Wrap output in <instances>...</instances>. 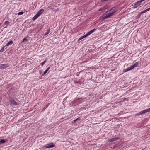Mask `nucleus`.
<instances>
[{
	"label": "nucleus",
	"instance_id": "a211bd4d",
	"mask_svg": "<svg viewBox=\"0 0 150 150\" xmlns=\"http://www.w3.org/2000/svg\"><path fill=\"white\" fill-rule=\"evenodd\" d=\"M38 18L37 17V16L36 15L33 18H32V20L33 21H35V19H36Z\"/></svg>",
	"mask_w": 150,
	"mask_h": 150
},
{
	"label": "nucleus",
	"instance_id": "473e14b6",
	"mask_svg": "<svg viewBox=\"0 0 150 150\" xmlns=\"http://www.w3.org/2000/svg\"><path fill=\"white\" fill-rule=\"evenodd\" d=\"M81 120V118L79 117L77 118L76 119V120H77V121L78 120Z\"/></svg>",
	"mask_w": 150,
	"mask_h": 150
},
{
	"label": "nucleus",
	"instance_id": "4be33fe9",
	"mask_svg": "<svg viewBox=\"0 0 150 150\" xmlns=\"http://www.w3.org/2000/svg\"><path fill=\"white\" fill-rule=\"evenodd\" d=\"M24 13L23 12H21L18 13V15H21L23 14Z\"/></svg>",
	"mask_w": 150,
	"mask_h": 150
},
{
	"label": "nucleus",
	"instance_id": "0eeeda50",
	"mask_svg": "<svg viewBox=\"0 0 150 150\" xmlns=\"http://www.w3.org/2000/svg\"><path fill=\"white\" fill-rule=\"evenodd\" d=\"M132 66H131L130 67H128V68L125 69L124 70V71L125 72H127L131 70L133 68Z\"/></svg>",
	"mask_w": 150,
	"mask_h": 150
},
{
	"label": "nucleus",
	"instance_id": "c85d7f7f",
	"mask_svg": "<svg viewBox=\"0 0 150 150\" xmlns=\"http://www.w3.org/2000/svg\"><path fill=\"white\" fill-rule=\"evenodd\" d=\"M104 7H103L100 9L99 10V11H103V10H104Z\"/></svg>",
	"mask_w": 150,
	"mask_h": 150
},
{
	"label": "nucleus",
	"instance_id": "7ed1b4c3",
	"mask_svg": "<svg viewBox=\"0 0 150 150\" xmlns=\"http://www.w3.org/2000/svg\"><path fill=\"white\" fill-rule=\"evenodd\" d=\"M55 146V144L53 143H51L48 144H47L45 146L46 148H50L53 147Z\"/></svg>",
	"mask_w": 150,
	"mask_h": 150
},
{
	"label": "nucleus",
	"instance_id": "20e7f679",
	"mask_svg": "<svg viewBox=\"0 0 150 150\" xmlns=\"http://www.w3.org/2000/svg\"><path fill=\"white\" fill-rule=\"evenodd\" d=\"M9 67L8 64H1L0 63V69H4Z\"/></svg>",
	"mask_w": 150,
	"mask_h": 150
},
{
	"label": "nucleus",
	"instance_id": "f704fd0d",
	"mask_svg": "<svg viewBox=\"0 0 150 150\" xmlns=\"http://www.w3.org/2000/svg\"><path fill=\"white\" fill-rule=\"evenodd\" d=\"M77 120H76V119L74 120V123H75L76 122Z\"/></svg>",
	"mask_w": 150,
	"mask_h": 150
},
{
	"label": "nucleus",
	"instance_id": "6e6552de",
	"mask_svg": "<svg viewBox=\"0 0 150 150\" xmlns=\"http://www.w3.org/2000/svg\"><path fill=\"white\" fill-rule=\"evenodd\" d=\"M144 114V113L143 110V111H141L138 113L135 114L134 115L135 116H138L139 115H140Z\"/></svg>",
	"mask_w": 150,
	"mask_h": 150
},
{
	"label": "nucleus",
	"instance_id": "9d476101",
	"mask_svg": "<svg viewBox=\"0 0 150 150\" xmlns=\"http://www.w3.org/2000/svg\"><path fill=\"white\" fill-rule=\"evenodd\" d=\"M138 62H135L134 65L132 66V67H133V68L134 69V68L137 67L138 65Z\"/></svg>",
	"mask_w": 150,
	"mask_h": 150
},
{
	"label": "nucleus",
	"instance_id": "bb28decb",
	"mask_svg": "<svg viewBox=\"0 0 150 150\" xmlns=\"http://www.w3.org/2000/svg\"><path fill=\"white\" fill-rule=\"evenodd\" d=\"M35 15H36V16H37L38 18V17H39L41 15V14H40V13H39L38 12Z\"/></svg>",
	"mask_w": 150,
	"mask_h": 150
},
{
	"label": "nucleus",
	"instance_id": "b1692460",
	"mask_svg": "<svg viewBox=\"0 0 150 150\" xmlns=\"http://www.w3.org/2000/svg\"><path fill=\"white\" fill-rule=\"evenodd\" d=\"M35 15H36V16H37L38 18V17H39L41 15V14H40V13H39L38 12Z\"/></svg>",
	"mask_w": 150,
	"mask_h": 150
},
{
	"label": "nucleus",
	"instance_id": "f257e3e1",
	"mask_svg": "<svg viewBox=\"0 0 150 150\" xmlns=\"http://www.w3.org/2000/svg\"><path fill=\"white\" fill-rule=\"evenodd\" d=\"M116 11V9L115 7L112 8L111 9L107 11L103 14L102 16V18L103 20L105 19L110 17Z\"/></svg>",
	"mask_w": 150,
	"mask_h": 150
},
{
	"label": "nucleus",
	"instance_id": "c9c22d12",
	"mask_svg": "<svg viewBox=\"0 0 150 150\" xmlns=\"http://www.w3.org/2000/svg\"><path fill=\"white\" fill-rule=\"evenodd\" d=\"M11 100L10 101L11 102L13 101V100H12V99H11Z\"/></svg>",
	"mask_w": 150,
	"mask_h": 150
},
{
	"label": "nucleus",
	"instance_id": "72a5a7b5",
	"mask_svg": "<svg viewBox=\"0 0 150 150\" xmlns=\"http://www.w3.org/2000/svg\"><path fill=\"white\" fill-rule=\"evenodd\" d=\"M50 67H48L47 69L46 70H47V71H48L50 69Z\"/></svg>",
	"mask_w": 150,
	"mask_h": 150
},
{
	"label": "nucleus",
	"instance_id": "393cba45",
	"mask_svg": "<svg viewBox=\"0 0 150 150\" xmlns=\"http://www.w3.org/2000/svg\"><path fill=\"white\" fill-rule=\"evenodd\" d=\"M35 15H36V16H37L38 18V17H39L41 15V14H40V13H39L38 12Z\"/></svg>",
	"mask_w": 150,
	"mask_h": 150
},
{
	"label": "nucleus",
	"instance_id": "6ab92c4d",
	"mask_svg": "<svg viewBox=\"0 0 150 150\" xmlns=\"http://www.w3.org/2000/svg\"><path fill=\"white\" fill-rule=\"evenodd\" d=\"M47 60H46L45 61H44L41 64L42 66H43L45 64Z\"/></svg>",
	"mask_w": 150,
	"mask_h": 150
},
{
	"label": "nucleus",
	"instance_id": "c756f323",
	"mask_svg": "<svg viewBox=\"0 0 150 150\" xmlns=\"http://www.w3.org/2000/svg\"><path fill=\"white\" fill-rule=\"evenodd\" d=\"M47 71H48L47 70H45V71H44V73L43 74V75H45V74L47 72Z\"/></svg>",
	"mask_w": 150,
	"mask_h": 150
},
{
	"label": "nucleus",
	"instance_id": "f03ea898",
	"mask_svg": "<svg viewBox=\"0 0 150 150\" xmlns=\"http://www.w3.org/2000/svg\"><path fill=\"white\" fill-rule=\"evenodd\" d=\"M145 0H141L137 1V2L134 3L133 6L132 7L133 8H136L137 7L140 6L142 4L141 3Z\"/></svg>",
	"mask_w": 150,
	"mask_h": 150
},
{
	"label": "nucleus",
	"instance_id": "2f4dec72",
	"mask_svg": "<svg viewBox=\"0 0 150 150\" xmlns=\"http://www.w3.org/2000/svg\"><path fill=\"white\" fill-rule=\"evenodd\" d=\"M83 38H84L87 37V36L86 35V34H85L83 36Z\"/></svg>",
	"mask_w": 150,
	"mask_h": 150
},
{
	"label": "nucleus",
	"instance_id": "f8f14e48",
	"mask_svg": "<svg viewBox=\"0 0 150 150\" xmlns=\"http://www.w3.org/2000/svg\"><path fill=\"white\" fill-rule=\"evenodd\" d=\"M150 9V8H149L147 9H146L145 10H144V11H143L142 12H141V13L142 14H143V13H145L146 12H147V11H149Z\"/></svg>",
	"mask_w": 150,
	"mask_h": 150
},
{
	"label": "nucleus",
	"instance_id": "a878e982",
	"mask_svg": "<svg viewBox=\"0 0 150 150\" xmlns=\"http://www.w3.org/2000/svg\"><path fill=\"white\" fill-rule=\"evenodd\" d=\"M35 15H36V16H37L38 18V17H39L41 15V14H40V13H39L38 12Z\"/></svg>",
	"mask_w": 150,
	"mask_h": 150
},
{
	"label": "nucleus",
	"instance_id": "1a4fd4ad",
	"mask_svg": "<svg viewBox=\"0 0 150 150\" xmlns=\"http://www.w3.org/2000/svg\"><path fill=\"white\" fill-rule=\"evenodd\" d=\"M13 42L12 40L8 42L6 45V46H9L10 45H11L13 44Z\"/></svg>",
	"mask_w": 150,
	"mask_h": 150
},
{
	"label": "nucleus",
	"instance_id": "9b49d317",
	"mask_svg": "<svg viewBox=\"0 0 150 150\" xmlns=\"http://www.w3.org/2000/svg\"><path fill=\"white\" fill-rule=\"evenodd\" d=\"M143 111L144 114L146 113L149 112H150V108L148 109L144 110Z\"/></svg>",
	"mask_w": 150,
	"mask_h": 150
},
{
	"label": "nucleus",
	"instance_id": "423d86ee",
	"mask_svg": "<svg viewBox=\"0 0 150 150\" xmlns=\"http://www.w3.org/2000/svg\"><path fill=\"white\" fill-rule=\"evenodd\" d=\"M120 139L119 137H117L110 139H109V141L110 142H112L115 141L117 140Z\"/></svg>",
	"mask_w": 150,
	"mask_h": 150
},
{
	"label": "nucleus",
	"instance_id": "5701e85b",
	"mask_svg": "<svg viewBox=\"0 0 150 150\" xmlns=\"http://www.w3.org/2000/svg\"><path fill=\"white\" fill-rule=\"evenodd\" d=\"M104 8V9H107L108 8V6L106 5L104 7H103Z\"/></svg>",
	"mask_w": 150,
	"mask_h": 150
},
{
	"label": "nucleus",
	"instance_id": "4468645a",
	"mask_svg": "<svg viewBox=\"0 0 150 150\" xmlns=\"http://www.w3.org/2000/svg\"><path fill=\"white\" fill-rule=\"evenodd\" d=\"M10 23L8 21H6L4 23V25H8L10 24Z\"/></svg>",
	"mask_w": 150,
	"mask_h": 150
},
{
	"label": "nucleus",
	"instance_id": "412c9836",
	"mask_svg": "<svg viewBox=\"0 0 150 150\" xmlns=\"http://www.w3.org/2000/svg\"><path fill=\"white\" fill-rule=\"evenodd\" d=\"M50 105V103H48L47 105L45 106L43 108V109L44 110V109H45L47 108V107L49 106Z\"/></svg>",
	"mask_w": 150,
	"mask_h": 150
},
{
	"label": "nucleus",
	"instance_id": "dca6fc26",
	"mask_svg": "<svg viewBox=\"0 0 150 150\" xmlns=\"http://www.w3.org/2000/svg\"><path fill=\"white\" fill-rule=\"evenodd\" d=\"M12 100H13V104L16 105H18V103L15 101V100L13 99H12Z\"/></svg>",
	"mask_w": 150,
	"mask_h": 150
},
{
	"label": "nucleus",
	"instance_id": "f3484780",
	"mask_svg": "<svg viewBox=\"0 0 150 150\" xmlns=\"http://www.w3.org/2000/svg\"><path fill=\"white\" fill-rule=\"evenodd\" d=\"M4 46L0 50V52H3L4 50Z\"/></svg>",
	"mask_w": 150,
	"mask_h": 150
},
{
	"label": "nucleus",
	"instance_id": "39448f33",
	"mask_svg": "<svg viewBox=\"0 0 150 150\" xmlns=\"http://www.w3.org/2000/svg\"><path fill=\"white\" fill-rule=\"evenodd\" d=\"M96 30V29H93L91 31H89V32L87 33L86 34V35L87 36V37L89 36L92 33L94 32Z\"/></svg>",
	"mask_w": 150,
	"mask_h": 150
},
{
	"label": "nucleus",
	"instance_id": "2eb2a0df",
	"mask_svg": "<svg viewBox=\"0 0 150 150\" xmlns=\"http://www.w3.org/2000/svg\"><path fill=\"white\" fill-rule=\"evenodd\" d=\"M6 142V141L4 139H1L0 140V144L1 143H4Z\"/></svg>",
	"mask_w": 150,
	"mask_h": 150
},
{
	"label": "nucleus",
	"instance_id": "7c9ffc66",
	"mask_svg": "<svg viewBox=\"0 0 150 150\" xmlns=\"http://www.w3.org/2000/svg\"><path fill=\"white\" fill-rule=\"evenodd\" d=\"M83 39V36H82L81 37H80V38H79L78 40H79H79H82V39Z\"/></svg>",
	"mask_w": 150,
	"mask_h": 150
},
{
	"label": "nucleus",
	"instance_id": "cd10ccee",
	"mask_svg": "<svg viewBox=\"0 0 150 150\" xmlns=\"http://www.w3.org/2000/svg\"><path fill=\"white\" fill-rule=\"evenodd\" d=\"M27 41V39L25 38L23 39V40L22 42H25V41Z\"/></svg>",
	"mask_w": 150,
	"mask_h": 150
},
{
	"label": "nucleus",
	"instance_id": "ddd939ff",
	"mask_svg": "<svg viewBox=\"0 0 150 150\" xmlns=\"http://www.w3.org/2000/svg\"><path fill=\"white\" fill-rule=\"evenodd\" d=\"M44 10L43 9H41L38 12L39 13H40V14H41L43 12Z\"/></svg>",
	"mask_w": 150,
	"mask_h": 150
},
{
	"label": "nucleus",
	"instance_id": "aec40b11",
	"mask_svg": "<svg viewBox=\"0 0 150 150\" xmlns=\"http://www.w3.org/2000/svg\"><path fill=\"white\" fill-rule=\"evenodd\" d=\"M50 33V29L47 30V31L45 33V35H46L49 33Z\"/></svg>",
	"mask_w": 150,
	"mask_h": 150
}]
</instances>
